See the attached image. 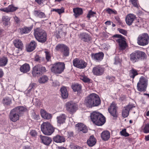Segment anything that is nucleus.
I'll list each match as a JSON object with an SVG mask.
<instances>
[{
    "mask_svg": "<svg viewBox=\"0 0 149 149\" xmlns=\"http://www.w3.org/2000/svg\"><path fill=\"white\" fill-rule=\"evenodd\" d=\"M27 111V108L23 106H18L14 108L10 112L9 117L10 120L13 122L18 120L19 117Z\"/></svg>",
    "mask_w": 149,
    "mask_h": 149,
    "instance_id": "f257e3e1",
    "label": "nucleus"
},
{
    "mask_svg": "<svg viewBox=\"0 0 149 149\" xmlns=\"http://www.w3.org/2000/svg\"><path fill=\"white\" fill-rule=\"evenodd\" d=\"M101 101L99 96L95 93H92L86 97L85 100L84 104L88 108L97 106L100 104Z\"/></svg>",
    "mask_w": 149,
    "mask_h": 149,
    "instance_id": "f03ea898",
    "label": "nucleus"
},
{
    "mask_svg": "<svg viewBox=\"0 0 149 149\" xmlns=\"http://www.w3.org/2000/svg\"><path fill=\"white\" fill-rule=\"evenodd\" d=\"M91 118L92 122L96 125L101 126L106 122L105 117L101 113L94 111L91 114Z\"/></svg>",
    "mask_w": 149,
    "mask_h": 149,
    "instance_id": "7ed1b4c3",
    "label": "nucleus"
},
{
    "mask_svg": "<svg viewBox=\"0 0 149 149\" xmlns=\"http://www.w3.org/2000/svg\"><path fill=\"white\" fill-rule=\"evenodd\" d=\"M34 35L35 38L39 42L43 43L46 40V33L45 31L40 28L34 29Z\"/></svg>",
    "mask_w": 149,
    "mask_h": 149,
    "instance_id": "20e7f679",
    "label": "nucleus"
},
{
    "mask_svg": "<svg viewBox=\"0 0 149 149\" xmlns=\"http://www.w3.org/2000/svg\"><path fill=\"white\" fill-rule=\"evenodd\" d=\"M146 55V54L144 52L140 50H136L130 55V58L132 62L135 63L144 59Z\"/></svg>",
    "mask_w": 149,
    "mask_h": 149,
    "instance_id": "39448f33",
    "label": "nucleus"
},
{
    "mask_svg": "<svg viewBox=\"0 0 149 149\" xmlns=\"http://www.w3.org/2000/svg\"><path fill=\"white\" fill-rule=\"evenodd\" d=\"M112 38L118 44L120 50H124L126 48L127 45L125 39L122 36L116 34L114 35Z\"/></svg>",
    "mask_w": 149,
    "mask_h": 149,
    "instance_id": "423d86ee",
    "label": "nucleus"
},
{
    "mask_svg": "<svg viewBox=\"0 0 149 149\" xmlns=\"http://www.w3.org/2000/svg\"><path fill=\"white\" fill-rule=\"evenodd\" d=\"M41 129L43 133L47 135H51L54 130V127L48 122L43 123L41 125Z\"/></svg>",
    "mask_w": 149,
    "mask_h": 149,
    "instance_id": "0eeeda50",
    "label": "nucleus"
},
{
    "mask_svg": "<svg viewBox=\"0 0 149 149\" xmlns=\"http://www.w3.org/2000/svg\"><path fill=\"white\" fill-rule=\"evenodd\" d=\"M65 68V64L63 62H58L53 65L51 71L56 74H60L62 73Z\"/></svg>",
    "mask_w": 149,
    "mask_h": 149,
    "instance_id": "6e6552de",
    "label": "nucleus"
},
{
    "mask_svg": "<svg viewBox=\"0 0 149 149\" xmlns=\"http://www.w3.org/2000/svg\"><path fill=\"white\" fill-rule=\"evenodd\" d=\"M65 107L66 110L70 113L72 114L77 110L78 106L75 103L70 101L65 103Z\"/></svg>",
    "mask_w": 149,
    "mask_h": 149,
    "instance_id": "1a4fd4ad",
    "label": "nucleus"
},
{
    "mask_svg": "<svg viewBox=\"0 0 149 149\" xmlns=\"http://www.w3.org/2000/svg\"><path fill=\"white\" fill-rule=\"evenodd\" d=\"M126 24L129 26L133 25V26H138L139 25V21L136 19V16L134 15L130 14L126 17Z\"/></svg>",
    "mask_w": 149,
    "mask_h": 149,
    "instance_id": "9d476101",
    "label": "nucleus"
},
{
    "mask_svg": "<svg viewBox=\"0 0 149 149\" xmlns=\"http://www.w3.org/2000/svg\"><path fill=\"white\" fill-rule=\"evenodd\" d=\"M56 50L61 53L64 56H68L69 54V49L66 45L63 44H59L56 47Z\"/></svg>",
    "mask_w": 149,
    "mask_h": 149,
    "instance_id": "9b49d317",
    "label": "nucleus"
},
{
    "mask_svg": "<svg viewBox=\"0 0 149 149\" xmlns=\"http://www.w3.org/2000/svg\"><path fill=\"white\" fill-rule=\"evenodd\" d=\"M149 42V36L145 33L139 35L137 39V42L139 45L144 46L147 45Z\"/></svg>",
    "mask_w": 149,
    "mask_h": 149,
    "instance_id": "f8f14e48",
    "label": "nucleus"
},
{
    "mask_svg": "<svg viewBox=\"0 0 149 149\" xmlns=\"http://www.w3.org/2000/svg\"><path fill=\"white\" fill-rule=\"evenodd\" d=\"M47 71L45 67L42 66L41 65L38 64L33 67L32 74L33 75L36 76L42 75Z\"/></svg>",
    "mask_w": 149,
    "mask_h": 149,
    "instance_id": "ddd939ff",
    "label": "nucleus"
},
{
    "mask_svg": "<svg viewBox=\"0 0 149 149\" xmlns=\"http://www.w3.org/2000/svg\"><path fill=\"white\" fill-rule=\"evenodd\" d=\"M147 79L144 77H141L139 80L137 85L138 90L139 91H145L147 87Z\"/></svg>",
    "mask_w": 149,
    "mask_h": 149,
    "instance_id": "4468645a",
    "label": "nucleus"
},
{
    "mask_svg": "<svg viewBox=\"0 0 149 149\" xmlns=\"http://www.w3.org/2000/svg\"><path fill=\"white\" fill-rule=\"evenodd\" d=\"M117 107L116 104L113 102L108 109V111L110 114L113 117L114 119H116L118 117L117 109Z\"/></svg>",
    "mask_w": 149,
    "mask_h": 149,
    "instance_id": "2eb2a0df",
    "label": "nucleus"
},
{
    "mask_svg": "<svg viewBox=\"0 0 149 149\" xmlns=\"http://www.w3.org/2000/svg\"><path fill=\"white\" fill-rule=\"evenodd\" d=\"M73 65L79 68L84 69L86 68L87 65V63L82 60H79L76 58L73 61Z\"/></svg>",
    "mask_w": 149,
    "mask_h": 149,
    "instance_id": "dca6fc26",
    "label": "nucleus"
},
{
    "mask_svg": "<svg viewBox=\"0 0 149 149\" xmlns=\"http://www.w3.org/2000/svg\"><path fill=\"white\" fill-rule=\"evenodd\" d=\"M104 71L105 68L103 66L97 65L93 68L92 72L95 75L101 76L104 74Z\"/></svg>",
    "mask_w": 149,
    "mask_h": 149,
    "instance_id": "f3484780",
    "label": "nucleus"
},
{
    "mask_svg": "<svg viewBox=\"0 0 149 149\" xmlns=\"http://www.w3.org/2000/svg\"><path fill=\"white\" fill-rule=\"evenodd\" d=\"M104 54L102 52H99L95 53H92L91 54L92 59L96 62H99L103 59Z\"/></svg>",
    "mask_w": 149,
    "mask_h": 149,
    "instance_id": "a211bd4d",
    "label": "nucleus"
},
{
    "mask_svg": "<svg viewBox=\"0 0 149 149\" xmlns=\"http://www.w3.org/2000/svg\"><path fill=\"white\" fill-rule=\"evenodd\" d=\"M79 38L82 41L88 42L92 40V38L90 35L85 32L81 33L79 35Z\"/></svg>",
    "mask_w": 149,
    "mask_h": 149,
    "instance_id": "6ab92c4d",
    "label": "nucleus"
},
{
    "mask_svg": "<svg viewBox=\"0 0 149 149\" xmlns=\"http://www.w3.org/2000/svg\"><path fill=\"white\" fill-rule=\"evenodd\" d=\"M76 127L78 128V131L79 132H82L83 133H86L88 132V129L87 127L82 123H79L76 125Z\"/></svg>",
    "mask_w": 149,
    "mask_h": 149,
    "instance_id": "aec40b11",
    "label": "nucleus"
},
{
    "mask_svg": "<svg viewBox=\"0 0 149 149\" xmlns=\"http://www.w3.org/2000/svg\"><path fill=\"white\" fill-rule=\"evenodd\" d=\"M42 142L46 145H48L52 141L51 139L47 136H40Z\"/></svg>",
    "mask_w": 149,
    "mask_h": 149,
    "instance_id": "412c9836",
    "label": "nucleus"
},
{
    "mask_svg": "<svg viewBox=\"0 0 149 149\" xmlns=\"http://www.w3.org/2000/svg\"><path fill=\"white\" fill-rule=\"evenodd\" d=\"M33 25H31L29 27H24L23 28H21L20 29V33L21 34H26L30 33L33 29Z\"/></svg>",
    "mask_w": 149,
    "mask_h": 149,
    "instance_id": "4be33fe9",
    "label": "nucleus"
},
{
    "mask_svg": "<svg viewBox=\"0 0 149 149\" xmlns=\"http://www.w3.org/2000/svg\"><path fill=\"white\" fill-rule=\"evenodd\" d=\"M66 117V115L64 114H61L57 116L56 119L57 123L60 125L63 124L65 122Z\"/></svg>",
    "mask_w": 149,
    "mask_h": 149,
    "instance_id": "5701e85b",
    "label": "nucleus"
},
{
    "mask_svg": "<svg viewBox=\"0 0 149 149\" xmlns=\"http://www.w3.org/2000/svg\"><path fill=\"white\" fill-rule=\"evenodd\" d=\"M30 67L29 64L25 63L22 65L20 68V71L23 73H26L29 72Z\"/></svg>",
    "mask_w": 149,
    "mask_h": 149,
    "instance_id": "b1692460",
    "label": "nucleus"
},
{
    "mask_svg": "<svg viewBox=\"0 0 149 149\" xmlns=\"http://www.w3.org/2000/svg\"><path fill=\"white\" fill-rule=\"evenodd\" d=\"M54 141L57 143H61L64 142L65 141V138L63 136L57 135L53 138Z\"/></svg>",
    "mask_w": 149,
    "mask_h": 149,
    "instance_id": "393cba45",
    "label": "nucleus"
},
{
    "mask_svg": "<svg viewBox=\"0 0 149 149\" xmlns=\"http://www.w3.org/2000/svg\"><path fill=\"white\" fill-rule=\"evenodd\" d=\"M110 133L107 130L103 131L101 134V137L104 141H107L110 138Z\"/></svg>",
    "mask_w": 149,
    "mask_h": 149,
    "instance_id": "a878e982",
    "label": "nucleus"
},
{
    "mask_svg": "<svg viewBox=\"0 0 149 149\" xmlns=\"http://www.w3.org/2000/svg\"><path fill=\"white\" fill-rule=\"evenodd\" d=\"M2 21L3 25L5 26L8 27L10 25V18L7 16H3Z\"/></svg>",
    "mask_w": 149,
    "mask_h": 149,
    "instance_id": "bb28decb",
    "label": "nucleus"
},
{
    "mask_svg": "<svg viewBox=\"0 0 149 149\" xmlns=\"http://www.w3.org/2000/svg\"><path fill=\"white\" fill-rule=\"evenodd\" d=\"M13 44L16 47L21 50L23 48V44L22 41L19 39H17L14 40Z\"/></svg>",
    "mask_w": 149,
    "mask_h": 149,
    "instance_id": "cd10ccee",
    "label": "nucleus"
},
{
    "mask_svg": "<svg viewBox=\"0 0 149 149\" xmlns=\"http://www.w3.org/2000/svg\"><path fill=\"white\" fill-rule=\"evenodd\" d=\"M96 140L93 135L90 136L87 141V143L89 146H93L96 143Z\"/></svg>",
    "mask_w": 149,
    "mask_h": 149,
    "instance_id": "c85d7f7f",
    "label": "nucleus"
},
{
    "mask_svg": "<svg viewBox=\"0 0 149 149\" xmlns=\"http://www.w3.org/2000/svg\"><path fill=\"white\" fill-rule=\"evenodd\" d=\"M37 45L35 42L32 40L27 47V51L28 52H31L33 51L36 48Z\"/></svg>",
    "mask_w": 149,
    "mask_h": 149,
    "instance_id": "c756f323",
    "label": "nucleus"
},
{
    "mask_svg": "<svg viewBox=\"0 0 149 149\" xmlns=\"http://www.w3.org/2000/svg\"><path fill=\"white\" fill-rule=\"evenodd\" d=\"M61 95L63 99L67 98L68 96V93L66 88L65 87H62L60 89Z\"/></svg>",
    "mask_w": 149,
    "mask_h": 149,
    "instance_id": "7c9ffc66",
    "label": "nucleus"
},
{
    "mask_svg": "<svg viewBox=\"0 0 149 149\" xmlns=\"http://www.w3.org/2000/svg\"><path fill=\"white\" fill-rule=\"evenodd\" d=\"M74 15L76 18L81 15L83 13V10L82 8H77L73 9Z\"/></svg>",
    "mask_w": 149,
    "mask_h": 149,
    "instance_id": "2f4dec72",
    "label": "nucleus"
},
{
    "mask_svg": "<svg viewBox=\"0 0 149 149\" xmlns=\"http://www.w3.org/2000/svg\"><path fill=\"white\" fill-rule=\"evenodd\" d=\"M41 113L42 117L45 119H49L52 118L51 115L47 113L44 110H41Z\"/></svg>",
    "mask_w": 149,
    "mask_h": 149,
    "instance_id": "473e14b6",
    "label": "nucleus"
},
{
    "mask_svg": "<svg viewBox=\"0 0 149 149\" xmlns=\"http://www.w3.org/2000/svg\"><path fill=\"white\" fill-rule=\"evenodd\" d=\"M8 59L7 57L3 56L0 58V66L3 67L7 63Z\"/></svg>",
    "mask_w": 149,
    "mask_h": 149,
    "instance_id": "72a5a7b5",
    "label": "nucleus"
},
{
    "mask_svg": "<svg viewBox=\"0 0 149 149\" xmlns=\"http://www.w3.org/2000/svg\"><path fill=\"white\" fill-rule=\"evenodd\" d=\"M34 13L36 17L40 18H45L46 17L45 13L40 10H35Z\"/></svg>",
    "mask_w": 149,
    "mask_h": 149,
    "instance_id": "f704fd0d",
    "label": "nucleus"
},
{
    "mask_svg": "<svg viewBox=\"0 0 149 149\" xmlns=\"http://www.w3.org/2000/svg\"><path fill=\"white\" fill-rule=\"evenodd\" d=\"M72 88L74 92H78L81 90V86L79 84L76 83L72 85Z\"/></svg>",
    "mask_w": 149,
    "mask_h": 149,
    "instance_id": "c9c22d12",
    "label": "nucleus"
},
{
    "mask_svg": "<svg viewBox=\"0 0 149 149\" xmlns=\"http://www.w3.org/2000/svg\"><path fill=\"white\" fill-rule=\"evenodd\" d=\"M138 74L137 70L134 68L130 70L129 75L131 78L133 79V80L135 76Z\"/></svg>",
    "mask_w": 149,
    "mask_h": 149,
    "instance_id": "e433bc0d",
    "label": "nucleus"
},
{
    "mask_svg": "<svg viewBox=\"0 0 149 149\" xmlns=\"http://www.w3.org/2000/svg\"><path fill=\"white\" fill-rule=\"evenodd\" d=\"M49 80L47 76L44 75L41 77L38 80L40 84H44L47 82Z\"/></svg>",
    "mask_w": 149,
    "mask_h": 149,
    "instance_id": "4c0bfd02",
    "label": "nucleus"
},
{
    "mask_svg": "<svg viewBox=\"0 0 149 149\" xmlns=\"http://www.w3.org/2000/svg\"><path fill=\"white\" fill-rule=\"evenodd\" d=\"M142 130L145 133H149V123L144 125L142 127Z\"/></svg>",
    "mask_w": 149,
    "mask_h": 149,
    "instance_id": "58836bf2",
    "label": "nucleus"
},
{
    "mask_svg": "<svg viewBox=\"0 0 149 149\" xmlns=\"http://www.w3.org/2000/svg\"><path fill=\"white\" fill-rule=\"evenodd\" d=\"M80 79L83 81L85 83L91 82V79L88 77L86 76L84 74L80 75Z\"/></svg>",
    "mask_w": 149,
    "mask_h": 149,
    "instance_id": "ea45409f",
    "label": "nucleus"
},
{
    "mask_svg": "<svg viewBox=\"0 0 149 149\" xmlns=\"http://www.w3.org/2000/svg\"><path fill=\"white\" fill-rule=\"evenodd\" d=\"M11 101L10 98L8 97H6L3 99V103L4 105H8L10 104Z\"/></svg>",
    "mask_w": 149,
    "mask_h": 149,
    "instance_id": "a19ab883",
    "label": "nucleus"
},
{
    "mask_svg": "<svg viewBox=\"0 0 149 149\" xmlns=\"http://www.w3.org/2000/svg\"><path fill=\"white\" fill-rule=\"evenodd\" d=\"M129 111L124 107L122 112L123 116L124 118L127 117L129 115Z\"/></svg>",
    "mask_w": 149,
    "mask_h": 149,
    "instance_id": "79ce46f5",
    "label": "nucleus"
},
{
    "mask_svg": "<svg viewBox=\"0 0 149 149\" xmlns=\"http://www.w3.org/2000/svg\"><path fill=\"white\" fill-rule=\"evenodd\" d=\"M44 58L39 57L38 56H36L35 58V60L36 61H39L41 64H45V62L44 61Z\"/></svg>",
    "mask_w": 149,
    "mask_h": 149,
    "instance_id": "37998d69",
    "label": "nucleus"
},
{
    "mask_svg": "<svg viewBox=\"0 0 149 149\" xmlns=\"http://www.w3.org/2000/svg\"><path fill=\"white\" fill-rule=\"evenodd\" d=\"M45 58L47 62L51 61V55L50 52L48 51H45Z\"/></svg>",
    "mask_w": 149,
    "mask_h": 149,
    "instance_id": "c03bdc74",
    "label": "nucleus"
},
{
    "mask_svg": "<svg viewBox=\"0 0 149 149\" xmlns=\"http://www.w3.org/2000/svg\"><path fill=\"white\" fill-rule=\"evenodd\" d=\"M9 12H13L16 10L18 8L15 7L13 5H11L8 6Z\"/></svg>",
    "mask_w": 149,
    "mask_h": 149,
    "instance_id": "a18cd8bd",
    "label": "nucleus"
},
{
    "mask_svg": "<svg viewBox=\"0 0 149 149\" xmlns=\"http://www.w3.org/2000/svg\"><path fill=\"white\" fill-rule=\"evenodd\" d=\"M64 33H63L62 31H60L57 32L56 37L57 38H60L62 37L63 35H65Z\"/></svg>",
    "mask_w": 149,
    "mask_h": 149,
    "instance_id": "49530a36",
    "label": "nucleus"
},
{
    "mask_svg": "<svg viewBox=\"0 0 149 149\" xmlns=\"http://www.w3.org/2000/svg\"><path fill=\"white\" fill-rule=\"evenodd\" d=\"M107 12L109 14H117V12L115 10H112L110 8H108L106 10Z\"/></svg>",
    "mask_w": 149,
    "mask_h": 149,
    "instance_id": "de8ad7c7",
    "label": "nucleus"
},
{
    "mask_svg": "<svg viewBox=\"0 0 149 149\" xmlns=\"http://www.w3.org/2000/svg\"><path fill=\"white\" fill-rule=\"evenodd\" d=\"M125 107L130 111L132 109L135 107V106L134 104L131 103H129V104Z\"/></svg>",
    "mask_w": 149,
    "mask_h": 149,
    "instance_id": "09e8293b",
    "label": "nucleus"
},
{
    "mask_svg": "<svg viewBox=\"0 0 149 149\" xmlns=\"http://www.w3.org/2000/svg\"><path fill=\"white\" fill-rule=\"evenodd\" d=\"M120 133L121 135L125 137L128 136H129V134L126 132V129H125L123 130L120 131Z\"/></svg>",
    "mask_w": 149,
    "mask_h": 149,
    "instance_id": "8fccbe9b",
    "label": "nucleus"
},
{
    "mask_svg": "<svg viewBox=\"0 0 149 149\" xmlns=\"http://www.w3.org/2000/svg\"><path fill=\"white\" fill-rule=\"evenodd\" d=\"M95 13H96L95 12H93L91 10H90L87 15V17L88 18V19H89L91 17H93L94 14Z\"/></svg>",
    "mask_w": 149,
    "mask_h": 149,
    "instance_id": "3c124183",
    "label": "nucleus"
},
{
    "mask_svg": "<svg viewBox=\"0 0 149 149\" xmlns=\"http://www.w3.org/2000/svg\"><path fill=\"white\" fill-rule=\"evenodd\" d=\"M25 94L28 97H31L33 93L31 92V90L29 89L25 92Z\"/></svg>",
    "mask_w": 149,
    "mask_h": 149,
    "instance_id": "603ef678",
    "label": "nucleus"
},
{
    "mask_svg": "<svg viewBox=\"0 0 149 149\" xmlns=\"http://www.w3.org/2000/svg\"><path fill=\"white\" fill-rule=\"evenodd\" d=\"M115 19L116 21L117 22V23L118 25L122 26L123 23L121 20L117 16H116L115 17Z\"/></svg>",
    "mask_w": 149,
    "mask_h": 149,
    "instance_id": "864d4df0",
    "label": "nucleus"
},
{
    "mask_svg": "<svg viewBox=\"0 0 149 149\" xmlns=\"http://www.w3.org/2000/svg\"><path fill=\"white\" fill-rule=\"evenodd\" d=\"M30 133L31 135L33 137H36L37 135V133L35 130H31Z\"/></svg>",
    "mask_w": 149,
    "mask_h": 149,
    "instance_id": "5fc2aeb1",
    "label": "nucleus"
},
{
    "mask_svg": "<svg viewBox=\"0 0 149 149\" xmlns=\"http://www.w3.org/2000/svg\"><path fill=\"white\" fill-rule=\"evenodd\" d=\"M118 30L119 32L124 35H126L127 34V31L123 29L118 28Z\"/></svg>",
    "mask_w": 149,
    "mask_h": 149,
    "instance_id": "6e6d98bb",
    "label": "nucleus"
},
{
    "mask_svg": "<svg viewBox=\"0 0 149 149\" xmlns=\"http://www.w3.org/2000/svg\"><path fill=\"white\" fill-rule=\"evenodd\" d=\"M106 78L107 80H108L110 81L111 82L113 81L115 79V78L114 77L109 75L107 76L106 77Z\"/></svg>",
    "mask_w": 149,
    "mask_h": 149,
    "instance_id": "4d7b16f0",
    "label": "nucleus"
},
{
    "mask_svg": "<svg viewBox=\"0 0 149 149\" xmlns=\"http://www.w3.org/2000/svg\"><path fill=\"white\" fill-rule=\"evenodd\" d=\"M37 84L35 83H31L29 87V89L31 90L32 89H34L37 87Z\"/></svg>",
    "mask_w": 149,
    "mask_h": 149,
    "instance_id": "13d9d810",
    "label": "nucleus"
},
{
    "mask_svg": "<svg viewBox=\"0 0 149 149\" xmlns=\"http://www.w3.org/2000/svg\"><path fill=\"white\" fill-rule=\"evenodd\" d=\"M32 117L33 119L35 120H38L39 118V116L34 113L32 114Z\"/></svg>",
    "mask_w": 149,
    "mask_h": 149,
    "instance_id": "bf43d9fd",
    "label": "nucleus"
},
{
    "mask_svg": "<svg viewBox=\"0 0 149 149\" xmlns=\"http://www.w3.org/2000/svg\"><path fill=\"white\" fill-rule=\"evenodd\" d=\"M53 11H55L58 13L59 14H60L64 12V11L60 9H52Z\"/></svg>",
    "mask_w": 149,
    "mask_h": 149,
    "instance_id": "052dcab7",
    "label": "nucleus"
},
{
    "mask_svg": "<svg viewBox=\"0 0 149 149\" xmlns=\"http://www.w3.org/2000/svg\"><path fill=\"white\" fill-rule=\"evenodd\" d=\"M130 1L132 4L135 7L138 6L136 0H130Z\"/></svg>",
    "mask_w": 149,
    "mask_h": 149,
    "instance_id": "680f3d73",
    "label": "nucleus"
},
{
    "mask_svg": "<svg viewBox=\"0 0 149 149\" xmlns=\"http://www.w3.org/2000/svg\"><path fill=\"white\" fill-rule=\"evenodd\" d=\"M45 1V0H35L36 2L38 4L41 5Z\"/></svg>",
    "mask_w": 149,
    "mask_h": 149,
    "instance_id": "e2e57ef3",
    "label": "nucleus"
},
{
    "mask_svg": "<svg viewBox=\"0 0 149 149\" xmlns=\"http://www.w3.org/2000/svg\"><path fill=\"white\" fill-rule=\"evenodd\" d=\"M0 10H1V11L6 13L9 12L8 9V7L7 8H1L0 9Z\"/></svg>",
    "mask_w": 149,
    "mask_h": 149,
    "instance_id": "0e129e2a",
    "label": "nucleus"
},
{
    "mask_svg": "<svg viewBox=\"0 0 149 149\" xmlns=\"http://www.w3.org/2000/svg\"><path fill=\"white\" fill-rule=\"evenodd\" d=\"M115 62L114 63L115 64H117L120 62V60L118 58L117 56H116L115 58Z\"/></svg>",
    "mask_w": 149,
    "mask_h": 149,
    "instance_id": "69168bd1",
    "label": "nucleus"
},
{
    "mask_svg": "<svg viewBox=\"0 0 149 149\" xmlns=\"http://www.w3.org/2000/svg\"><path fill=\"white\" fill-rule=\"evenodd\" d=\"M3 75V72L1 69H0V78H1Z\"/></svg>",
    "mask_w": 149,
    "mask_h": 149,
    "instance_id": "338daca9",
    "label": "nucleus"
},
{
    "mask_svg": "<svg viewBox=\"0 0 149 149\" xmlns=\"http://www.w3.org/2000/svg\"><path fill=\"white\" fill-rule=\"evenodd\" d=\"M22 149H31L29 146H25L23 147Z\"/></svg>",
    "mask_w": 149,
    "mask_h": 149,
    "instance_id": "774afa93",
    "label": "nucleus"
}]
</instances>
